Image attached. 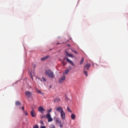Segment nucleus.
<instances>
[{
  "instance_id": "obj_8",
  "label": "nucleus",
  "mask_w": 128,
  "mask_h": 128,
  "mask_svg": "<svg viewBox=\"0 0 128 128\" xmlns=\"http://www.w3.org/2000/svg\"><path fill=\"white\" fill-rule=\"evenodd\" d=\"M66 61L68 62L69 64H72V66H76V64H74V62H72V61L70 60L68 58H66Z\"/></svg>"
},
{
  "instance_id": "obj_35",
  "label": "nucleus",
  "mask_w": 128,
  "mask_h": 128,
  "mask_svg": "<svg viewBox=\"0 0 128 128\" xmlns=\"http://www.w3.org/2000/svg\"><path fill=\"white\" fill-rule=\"evenodd\" d=\"M22 110H24V107L22 106Z\"/></svg>"
},
{
  "instance_id": "obj_31",
  "label": "nucleus",
  "mask_w": 128,
  "mask_h": 128,
  "mask_svg": "<svg viewBox=\"0 0 128 128\" xmlns=\"http://www.w3.org/2000/svg\"><path fill=\"white\" fill-rule=\"evenodd\" d=\"M62 64L63 66H66V62H63Z\"/></svg>"
},
{
  "instance_id": "obj_30",
  "label": "nucleus",
  "mask_w": 128,
  "mask_h": 128,
  "mask_svg": "<svg viewBox=\"0 0 128 128\" xmlns=\"http://www.w3.org/2000/svg\"><path fill=\"white\" fill-rule=\"evenodd\" d=\"M58 82L59 84H62V80H59Z\"/></svg>"
},
{
  "instance_id": "obj_1",
  "label": "nucleus",
  "mask_w": 128,
  "mask_h": 128,
  "mask_svg": "<svg viewBox=\"0 0 128 128\" xmlns=\"http://www.w3.org/2000/svg\"><path fill=\"white\" fill-rule=\"evenodd\" d=\"M46 74L51 78H54V72L50 70H46Z\"/></svg>"
},
{
  "instance_id": "obj_15",
  "label": "nucleus",
  "mask_w": 128,
  "mask_h": 128,
  "mask_svg": "<svg viewBox=\"0 0 128 128\" xmlns=\"http://www.w3.org/2000/svg\"><path fill=\"white\" fill-rule=\"evenodd\" d=\"M71 118L72 120H76V115H74V114H72L71 115Z\"/></svg>"
},
{
  "instance_id": "obj_29",
  "label": "nucleus",
  "mask_w": 128,
  "mask_h": 128,
  "mask_svg": "<svg viewBox=\"0 0 128 128\" xmlns=\"http://www.w3.org/2000/svg\"><path fill=\"white\" fill-rule=\"evenodd\" d=\"M52 112V108H50L48 110V112Z\"/></svg>"
},
{
  "instance_id": "obj_13",
  "label": "nucleus",
  "mask_w": 128,
  "mask_h": 128,
  "mask_svg": "<svg viewBox=\"0 0 128 128\" xmlns=\"http://www.w3.org/2000/svg\"><path fill=\"white\" fill-rule=\"evenodd\" d=\"M66 54H67V56H69V58H74V56H72V54H70L68 52H66Z\"/></svg>"
},
{
  "instance_id": "obj_14",
  "label": "nucleus",
  "mask_w": 128,
  "mask_h": 128,
  "mask_svg": "<svg viewBox=\"0 0 128 128\" xmlns=\"http://www.w3.org/2000/svg\"><path fill=\"white\" fill-rule=\"evenodd\" d=\"M84 57L82 58V59L81 60L80 62V64L82 65V64H84Z\"/></svg>"
},
{
  "instance_id": "obj_19",
  "label": "nucleus",
  "mask_w": 128,
  "mask_h": 128,
  "mask_svg": "<svg viewBox=\"0 0 128 128\" xmlns=\"http://www.w3.org/2000/svg\"><path fill=\"white\" fill-rule=\"evenodd\" d=\"M67 110L68 112H72V110H70V108L68 107L67 108Z\"/></svg>"
},
{
  "instance_id": "obj_23",
  "label": "nucleus",
  "mask_w": 128,
  "mask_h": 128,
  "mask_svg": "<svg viewBox=\"0 0 128 128\" xmlns=\"http://www.w3.org/2000/svg\"><path fill=\"white\" fill-rule=\"evenodd\" d=\"M24 112L25 116H28V112L24 111Z\"/></svg>"
},
{
  "instance_id": "obj_33",
  "label": "nucleus",
  "mask_w": 128,
  "mask_h": 128,
  "mask_svg": "<svg viewBox=\"0 0 128 128\" xmlns=\"http://www.w3.org/2000/svg\"><path fill=\"white\" fill-rule=\"evenodd\" d=\"M65 78H66V76H64L63 77V78H62V80H66Z\"/></svg>"
},
{
  "instance_id": "obj_22",
  "label": "nucleus",
  "mask_w": 128,
  "mask_h": 128,
  "mask_svg": "<svg viewBox=\"0 0 128 128\" xmlns=\"http://www.w3.org/2000/svg\"><path fill=\"white\" fill-rule=\"evenodd\" d=\"M30 78H32V80H34V77L32 76V73L30 74Z\"/></svg>"
},
{
  "instance_id": "obj_40",
  "label": "nucleus",
  "mask_w": 128,
  "mask_h": 128,
  "mask_svg": "<svg viewBox=\"0 0 128 128\" xmlns=\"http://www.w3.org/2000/svg\"><path fill=\"white\" fill-rule=\"evenodd\" d=\"M50 50H52V49H50Z\"/></svg>"
},
{
  "instance_id": "obj_37",
  "label": "nucleus",
  "mask_w": 128,
  "mask_h": 128,
  "mask_svg": "<svg viewBox=\"0 0 128 128\" xmlns=\"http://www.w3.org/2000/svg\"><path fill=\"white\" fill-rule=\"evenodd\" d=\"M44 80H46V79L44 78Z\"/></svg>"
},
{
  "instance_id": "obj_27",
  "label": "nucleus",
  "mask_w": 128,
  "mask_h": 128,
  "mask_svg": "<svg viewBox=\"0 0 128 128\" xmlns=\"http://www.w3.org/2000/svg\"><path fill=\"white\" fill-rule=\"evenodd\" d=\"M48 88H52V85H50V84L48 85Z\"/></svg>"
},
{
  "instance_id": "obj_10",
  "label": "nucleus",
  "mask_w": 128,
  "mask_h": 128,
  "mask_svg": "<svg viewBox=\"0 0 128 128\" xmlns=\"http://www.w3.org/2000/svg\"><path fill=\"white\" fill-rule=\"evenodd\" d=\"M26 96L27 98H30L32 96V92L30 91H26L25 93Z\"/></svg>"
},
{
  "instance_id": "obj_17",
  "label": "nucleus",
  "mask_w": 128,
  "mask_h": 128,
  "mask_svg": "<svg viewBox=\"0 0 128 128\" xmlns=\"http://www.w3.org/2000/svg\"><path fill=\"white\" fill-rule=\"evenodd\" d=\"M49 128H56V126L52 124L49 126Z\"/></svg>"
},
{
  "instance_id": "obj_4",
  "label": "nucleus",
  "mask_w": 128,
  "mask_h": 128,
  "mask_svg": "<svg viewBox=\"0 0 128 128\" xmlns=\"http://www.w3.org/2000/svg\"><path fill=\"white\" fill-rule=\"evenodd\" d=\"M38 112H41V114H44V112H46V109L44 108L42 106H40L38 108Z\"/></svg>"
},
{
  "instance_id": "obj_2",
  "label": "nucleus",
  "mask_w": 128,
  "mask_h": 128,
  "mask_svg": "<svg viewBox=\"0 0 128 128\" xmlns=\"http://www.w3.org/2000/svg\"><path fill=\"white\" fill-rule=\"evenodd\" d=\"M56 124L59 126L60 128H63L64 126L62 124V120L60 118H58L55 120Z\"/></svg>"
},
{
  "instance_id": "obj_7",
  "label": "nucleus",
  "mask_w": 128,
  "mask_h": 128,
  "mask_svg": "<svg viewBox=\"0 0 128 128\" xmlns=\"http://www.w3.org/2000/svg\"><path fill=\"white\" fill-rule=\"evenodd\" d=\"M90 68V63H87L85 64L84 66V70H88Z\"/></svg>"
},
{
  "instance_id": "obj_34",
  "label": "nucleus",
  "mask_w": 128,
  "mask_h": 128,
  "mask_svg": "<svg viewBox=\"0 0 128 128\" xmlns=\"http://www.w3.org/2000/svg\"><path fill=\"white\" fill-rule=\"evenodd\" d=\"M41 128H46V126H42Z\"/></svg>"
},
{
  "instance_id": "obj_28",
  "label": "nucleus",
  "mask_w": 128,
  "mask_h": 128,
  "mask_svg": "<svg viewBox=\"0 0 128 128\" xmlns=\"http://www.w3.org/2000/svg\"><path fill=\"white\" fill-rule=\"evenodd\" d=\"M32 66H33V68H36V64H33Z\"/></svg>"
},
{
  "instance_id": "obj_6",
  "label": "nucleus",
  "mask_w": 128,
  "mask_h": 128,
  "mask_svg": "<svg viewBox=\"0 0 128 128\" xmlns=\"http://www.w3.org/2000/svg\"><path fill=\"white\" fill-rule=\"evenodd\" d=\"M60 118H62V120H66V112H64V111H62L60 113Z\"/></svg>"
},
{
  "instance_id": "obj_18",
  "label": "nucleus",
  "mask_w": 128,
  "mask_h": 128,
  "mask_svg": "<svg viewBox=\"0 0 128 128\" xmlns=\"http://www.w3.org/2000/svg\"><path fill=\"white\" fill-rule=\"evenodd\" d=\"M68 69H66L65 72H64V74H68Z\"/></svg>"
},
{
  "instance_id": "obj_36",
  "label": "nucleus",
  "mask_w": 128,
  "mask_h": 128,
  "mask_svg": "<svg viewBox=\"0 0 128 128\" xmlns=\"http://www.w3.org/2000/svg\"><path fill=\"white\" fill-rule=\"evenodd\" d=\"M66 100H68V97H66Z\"/></svg>"
},
{
  "instance_id": "obj_3",
  "label": "nucleus",
  "mask_w": 128,
  "mask_h": 128,
  "mask_svg": "<svg viewBox=\"0 0 128 128\" xmlns=\"http://www.w3.org/2000/svg\"><path fill=\"white\" fill-rule=\"evenodd\" d=\"M46 118H48V122H51L53 120L52 118V116L50 114H46Z\"/></svg>"
},
{
  "instance_id": "obj_11",
  "label": "nucleus",
  "mask_w": 128,
  "mask_h": 128,
  "mask_svg": "<svg viewBox=\"0 0 128 128\" xmlns=\"http://www.w3.org/2000/svg\"><path fill=\"white\" fill-rule=\"evenodd\" d=\"M50 56H46L44 57H43L41 58L42 62H43L44 60H48V58H50Z\"/></svg>"
},
{
  "instance_id": "obj_32",
  "label": "nucleus",
  "mask_w": 128,
  "mask_h": 128,
  "mask_svg": "<svg viewBox=\"0 0 128 128\" xmlns=\"http://www.w3.org/2000/svg\"><path fill=\"white\" fill-rule=\"evenodd\" d=\"M38 92L39 94H42V91H41V90H38Z\"/></svg>"
},
{
  "instance_id": "obj_9",
  "label": "nucleus",
  "mask_w": 128,
  "mask_h": 128,
  "mask_svg": "<svg viewBox=\"0 0 128 128\" xmlns=\"http://www.w3.org/2000/svg\"><path fill=\"white\" fill-rule=\"evenodd\" d=\"M56 112H60V113L64 112V110L62 109V108L60 106L56 108Z\"/></svg>"
},
{
  "instance_id": "obj_5",
  "label": "nucleus",
  "mask_w": 128,
  "mask_h": 128,
  "mask_svg": "<svg viewBox=\"0 0 128 128\" xmlns=\"http://www.w3.org/2000/svg\"><path fill=\"white\" fill-rule=\"evenodd\" d=\"M30 114L32 118H36V111L34 108H32V111L30 112Z\"/></svg>"
},
{
  "instance_id": "obj_38",
  "label": "nucleus",
  "mask_w": 128,
  "mask_h": 128,
  "mask_svg": "<svg viewBox=\"0 0 128 128\" xmlns=\"http://www.w3.org/2000/svg\"><path fill=\"white\" fill-rule=\"evenodd\" d=\"M42 122V124H44V122Z\"/></svg>"
},
{
  "instance_id": "obj_16",
  "label": "nucleus",
  "mask_w": 128,
  "mask_h": 128,
  "mask_svg": "<svg viewBox=\"0 0 128 128\" xmlns=\"http://www.w3.org/2000/svg\"><path fill=\"white\" fill-rule=\"evenodd\" d=\"M60 102V99L59 98H56V100H54L55 102Z\"/></svg>"
},
{
  "instance_id": "obj_26",
  "label": "nucleus",
  "mask_w": 128,
  "mask_h": 128,
  "mask_svg": "<svg viewBox=\"0 0 128 128\" xmlns=\"http://www.w3.org/2000/svg\"><path fill=\"white\" fill-rule=\"evenodd\" d=\"M46 115H43V116H42V118H41L42 120V118H46Z\"/></svg>"
},
{
  "instance_id": "obj_20",
  "label": "nucleus",
  "mask_w": 128,
  "mask_h": 128,
  "mask_svg": "<svg viewBox=\"0 0 128 128\" xmlns=\"http://www.w3.org/2000/svg\"><path fill=\"white\" fill-rule=\"evenodd\" d=\"M84 74L86 76H88V72L86 71V70H84Z\"/></svg>"
},
{
  "instance_id": "obj_21",
  "label": "nucleus",
  "mask_w": 128,
  "mask_h": 128,
  "mask_svg": "<svg viewBox=\"0 0 128 128\" xmlns=\"http://www.w3.org/2000/svg\"><path fill=\"white\" fill-rule=\"evenodd\" d=\"M66 69L70 72V70H72V66H68Z\"/></svg>"
},
{
  "instance_id": "obj_12",
  "label": "nucleus",
  "mask_w": 128,
  "mask_h": 128,
  "mask_svg": "<svg viewBox=\"0 0 128 128\" xmlns=\"http://www.w3.org/2000/svg\"><path fill=\"white\" fill-rule=\"evenodd\" d=\"M16 104L18 106H20L21 104H20V102L19 101H16Z\"/></svg>"
},
{
  "instance_id": "obj_39",
  "label": "nucleus",
  "mask_w": 128,
  "mask_h": 128,
  "mask_svg": "<svg viewBox=\"0 0 128 128\" xmlns=\"http://www.w3.org/2000/svg\"><path fill=\"white\" fill-rule=\"evenodd\" d=\"M57 44H60V43H58Z\"/></svg>"
},
{
  "instance_id": "obj_25",
  "label": "nucleus",
  "mask_w": 128,
  "mask_h": 128,
  "mask_svg": "<svg viewBox=\"0 0 128 128\" xmlns=\"http://www.w3.org/2000/svg\"><path fill=\"white\" fill-rule=\"evenodd\" d=\"M72 50V52H74V54H77L78 52L74 51V50Z\"/></svg>"
},
{
  "instance_id": "obj_24",
  "label": "nucleus",
  "mask_w": 128,
  "mask_h": 128,
  "mask_svg": "<svg viewBox=\"0 0 128 128\" xmlns=\"http://www.w3.org/2000/svg\"><path fill=\"white\" fill-rule=\"evenodd\" d=\"M33 128H39L38 126L36 124L33 126Z\"/></svg>"
}]
</instances>
